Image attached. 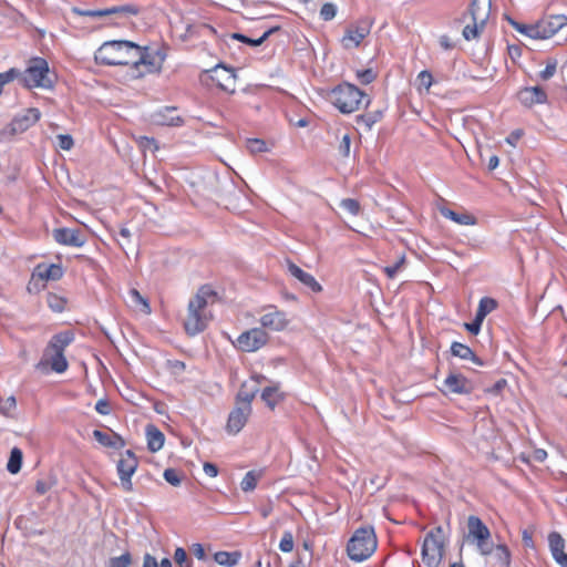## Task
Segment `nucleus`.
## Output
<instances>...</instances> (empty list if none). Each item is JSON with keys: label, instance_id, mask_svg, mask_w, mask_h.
I'll return each mask as SVG.
<instances>
[{"label": "nucleus", "instance_id": "1", "mask_svg": "<svg viewBox=\"0 0 567 567\" xmlns=\"http://www.w3.org/2000/svg\"><path fill=\"white\" fill-rule=\"evenodd\" d=\"M216 298L217 292L212 286L203 285L199 287L194 298L189 300L187 317L183 323L188 336H196L207 328L209 317H207L204 311L208 303H213Z\"/></svg>", "mask_w": 567, "mask_h": 567}, {"label": "nucleus", "instance_id": "2", "mask_svg": "<svg viewBox=\"0 0 567 567\" xmlns=\"http://www.w3.org/2000/svg\"><path fill=\"white\" fill-rule=\"evenodd\" d=\"M135 50H140V45L133 41L111 40L95 51L94 60L97 64L106 66L132 65Z\"/></svg>", "mask_w": 567, "mask_h": 567}, {"label": "nucleus", "instance_id": "3", "mask_svg": "<svg viewBox=\"0 0 567 567\" xmlns=\"http://www.w3.org/2000/svg\"><path fill=\"white\" fill-rule=\"evenodd\" d=\"M74 340V333L70 330L54 334L45 347L43 359L50 363L51 369L56 373H63L68 370L69 363L64 355L65 348Z\"/></svg>", "mask_w": 567, "mask_h": 567}, {"label": "nucleus", "instance_id": "4", "mask_svg": "<svg viewBox=\"0 0 567 567\" xmlns=\"http://www.w3.org/2000/svg\"><path fill=\"white\" fill-rule=\"evenodd\" d=\"M365 93L354 84L342 82L328 93V100L343 114L359 110Z\"/></svg>", "mask_w": 567, "mask_h": 567}, {"label": "nucleus", "instance_id": "5", "mask_svg": "<svg viewBox=\"0 0 567 567\" xmlns=\"http://www.w3.org/2000/svg\"><path fill=\"white\" fill-rule=\"evenodd\" d=\"M377 536L373 527H360L347 545V553L351 560L363 561L368 559L377 549Z\"/></svg>", "mask_w": 567, "mask_h": 567}, {"label": "nucleus", "instance_id": "6", "mask_svg": "<svg viewBox=\"0 0 567 567\" xmlns=\"http://www.w3.org/2000/svg\"><path fill=\"white\" fill-rule=\"evenodd\" d=\"M20 84L25 89H52L54 79L51 76L48 61L40 56L32 58L28 68L21 71Z\"/></svg>", "mask_w": 567, "mask_h": 567}, {"label": "nucleus", "instance_id": "7", "mask_svg": "<svg viewBox=\"0 0 567 567\" xmlns=\"http://www.w3.org/2000/svg\"><path fill=\"white\" fill-rule=\"evenodd\" d=\"M445 547V537L442 526L432 528L424 538L422 545V560L426 567H439L443 556Z\"/></svg>", "mask_w": 567, "mask_h": 567}, {"label": "nucleus", "instance_id": "8", "mask_svg": "<svg viewBox=\"0 0 567 567\" xmlns=\"http://www.w3.org/2000/svg\"><path fill=\"white\" fill-rule=\"evenodd\" d=\"M148 50V47L140 45V50L134 51L131 66L136 71V78L144 76L146 73L158 72L162 69L165 55L161 54V51H156L155 55H152Z\"/></svg>", "mask_w": 567, "mask_h": 567}, {"label": "nucleus", "instance_id": "9", "mask_svg": "<svg viewBox=\"0 0 567 567\" xmlns=\"http://www.w3.org/2000/svg\"><path fill=\"white\" fill-rule=\"evenodd\" d=\"M138 458L132 450H126L117 461L116 471L121 486L125 492L133 491L132 476L138 467Z\"/></svg>", "mask_w": 567, "mask_h": 567}, {"label": "nucleus", "instance_id": "10", "mask_svg": "<svg viewBox=\"0 0 567 567\" xmlns=\"http://www.w3.org/2000/svg\"><path fill=\"white\" fill-rule=\"evenodd\" d=\"M41 117V112L37 107H29L21 114H17L12 121L3 128L2 135L14 136L21 134L34 125Z\"/></svg>", "mask_w": 567, "mask_h": 567}, {"label": "nucleus", "instance_id": "11", "mask_svg": "<svg viewBox=\"0 0 567 567\" xmlns=\"http://www.w3.org/2000/svg\"><path fill=\"white\" fill-rule=\"evenodd\" d=\"M566 25L565 14H547L535 23V39H549Z\"/></svg>", "mask_w": 567, "mask_h": 567}, {"label": "nucleus", "instance_id": "12", "mask_svg": "<svg viewBox=\"0 0 567 567\" xmlns=\"http://www.w3.org/2000/svg\"><path fill=\"white\" fill-rule=\"evenodd\" d=\"M372 21L361 19L354 25H349L341 39V44L346 50L358 48L361 42L370 34Z\"/></svg>", "mask_w": 567, "mask_h": 567}, {"label": "nucleus", "instance_id": "13", "mask_svg": "<svg viewBox=\"0 0 567 567\" xmlns=\"http://www.w3.org/2000/svg\"><path fill=\"white\" fill-rule=\"evenodd\" d=\"M269 334L262 328H252L244 331L238 338L235 346L245 352H255L267 344Z\"/></svg>", "mask_w": 567, "mask_h": 567}, {"label": "nucleus", "instance_id": "14", "mask_svg": "<svg viewBox=\"0 0 567 567\" xmlns=\"http://www.w3.org/2000/svg\"><path fill=\"white\" fill-rule=\"evenodd\" d=\"M210 79L216 85L230 94L236 92V73L231 68H227L225 64L219 63L209 70Z\"/></svg>", "mask_w": 567, "mask_h": 567}, {"label": "nucleus", "instance_id": "15", "mask_svg": "<svg viewBox=\"0 0 567 567\" xmlns=\"http://www.w3.org/2000/svg\"><path fill=\"white\" fill-rule=\"evenodd\" d=\"M52 236L58 244L71 247H82L87 240L85 233L79 228H55Z\"/></svg>", "mask_w": 567, "mask_h": 567}, {"label": "nucleus", "instance_id": "16", "mask_svg": "<svg viewBox=\"0 0 567 567\" xmlns=\"http://www.w3.org/2000/svg\"><path fill=\"white\" fill-rule=\"evenodd\" d=\"M251 414V405H239L230 411L226 424V430L230 434H237L246 425L249 415Z\"/></svg>", "mask_w": 567, "mask_h": 567}, {"label": "nucleus", "instance_id": "17", "mask_svg": "<svg viewBox=\"0 0 567 567\" xmlns=\"http://www.w3.org/2000/svg\"><path fill=\"white\" fill-rule=\"evenodd\" d=\"M444 388L450 393L471 394L474 390L473 383L461 373L450 372L444 380Z\"/></svg>", "mask_w": 567, "mask_h": 567}, {"label": "nucleus", "instance_id": "18", "mask_svg": "<svg viewBox=\"0 0 567 567\" xmlns=\"http://www.w3.org/2000/svg\"><path fill=\"white\" fill-rule=\"evenodd\" d=\"M517 99L526 106L532 107L535 104H544L547 102V93L539 86H526L518 91Z\"/></svg>", "mask_w": 567, "mask_h": 567}, {"label": "nucleus", "instance_id": "19", "mask_svg": "<svg viewBox=\"0 0 567 567\" xmlns=\"http://www.w3.org/2000/svg\"><path fill=\"white\" fill-rule=\"evenodd\" d=\"M74 12L82 17L95 18V17H105V16L117 14V13L136 16V14H138L140 10L137 7H135L133 4H124V6H117V7H112V8H107V9H101V10H81V9L74 8Z\"/></svg>", "mask_w": 567, "mask_h": 567}, {"label": "nucleus", "instance_id": "20", "mask_svg": "<svg viewBox=\"0 0 567 567\" xmlns=\"http://www.w3.org/2000/svg\"><path fill=\"white\" fill-rule=\"evenodd\" d=\"M176 112L175 106H165L152 114V121L154 124L162 126H182L185 121Z\"/></svg>", "mask_w": 567, "mask_h": 567}, {"label": "nucleus", "instance_id": "21", "mask_svg": "<svg viewBox=\"0 0 567 567\" xmlns=\"http://www.w3.org/2000/svg\"><path fill=\"white\" fill-rule=\"evenodd\" d=\"M287 269L292 277L298 279L303 286L309 288L312 292H320L322 290V286L316 280V278L312 275L306 272L289 259L287 260Z\"/></svg>", "mask_w": 567, "mask_h": 567}, {"label": "nucleus", "instance_id": "22", "mask_svg": "<svg viewBox=\"0 0 567 567\" xmlns=\"http://www.w3.org/2000/svg\"><path fill=\"white\" fill-rule=\"evenodd\" d=\"M492 0H472L468 12L472 21H478L481 27H485L491 14Z\"/></svg>", "mask_w": 567, "mask_h": 567}, {"label": "nucleus", "instance_id": "23", "mask_svg": "<svg viewBox=\"0 0 567 567\" xmlns=\"http://www.w3.org/2000/svg\"><path fill=\"white\" fill-rule=\"evenodd\" d=\"M260 323L262 328L280 331L287 327L288 320L285 312L275 309L274 311L265 313L260 318Z\"/></svg>", "mask_w": 567, "mask_h": 567}, {"label": "nucleus", "instance_id": "24", "mask_svg": "<svg viewBox=\"0 0 567 567\" xmlns=\"http://www.w3.org/2000/svg\"><path fill=\"white\" fill-rule=\"evenodd\" d=\"M468 536L473 537L476 542L488 540L491 533L488 527L483 520L474 515H471L467 520Z\"/></svg>", "mask_w": 567, "mask_h": 567}, {"label": "nucleus", "instance_id": "25", "mask_svg": "<svg viewBox=\"0 0 567 567\" xmlns=\"http://www.w3.org/2000/svg\"><path fill=\"white\" fill-rule=\"evenodd\" d=\"M93 437L105 447L121 450L126 445L125 440L117 433L111 431V434L104 433L101 430L93 431Z\"/></svg>", "mask_w": 567, "mask_h": 567}, {"label": "nucleus", "instance_id": "26", "mask_svg": "<svg viewBox=\"0 0 567 567\" xmlns=\"http://www.w3.org/2000/svg\"><path fill=\"white\" fill-rule=\"evenodd\" d=\"M450 352L453 357L462 360H471L476 365L483 367L485 362L466 344L454 341L451 344Z\"/></svg>", "mask_w": 567, "mask_h": 567}, {"label": "nucleus", "instance_id": "27", "mask_svg": "<svg viewBox=\"0 0 567 567\" xmlns=\"http://www.w3.org/2000/svg\"><path fill=\"white\" fill-rule=\"evenodd\" d=\"M145 432L147 437V449L153 453L159 451L165 442V435L163 432L154 424H147Z\"/></svg>", "mask_w": 567, "mask_h": 567}, {"label": "nucleus", "instance_id": "28", "mask_svg": "<svg viewBox=\"0 0 567 567\" xmlns=\"http://www.w3.org/2000/svg\"><path fill=\"white\" fill-rule=\"evenodd\" d=\"M259 392V386L257 384H251L250 382H243L239 391L236 395V404L246 406L251 405L252 400L256 398Z\"/></svg>", "mask_w": 567, "mask_h": 567}, {"label": "nucleus", "instance_id": "29", "mask_svg": "<svg viewBox=\"0 0 567 567\" xmlns=\"http://www.w3.org/2000/svg\"><path fill=\"white\" fill-rule=\"evenodd\" d=\"M39 277L47 282L48 280H59L63 277L64 270L60 264H39L35 268Z\"/></svg>", "mask_w": 567, "mask_h": 567}, {"label": "nucleus", "instance_id": "30", "mask_svg": "<svg viewBox=\"0 0 567 567\" xmlns=\"http://www.w3.org/2000/svg\"><path fill=\"white\" fill-rule=\"evenodd\" d=\"M260 398L270 410H274L277 404L284 401L285 394L279 391L278 385H270L261 391Z\"/></svg>", "mask_w": 567, "mask_h": 567}, {"label": "nucleus", "instance_id": "31", "mask_svg": "<svg viewBox=\"0 0 567 567\" xmlns=\"http://www.w3.org/2000/svg\"><path fill=\"white\" fill-rule=\"evenodd\" d=\"M440 213L444 217H446L460 225H474L476 223V218L473 215L467 214V213H456L447 207H442L440 209Z\"/></svg>", "mask_w": 567, "mask_h": 567}, {"label": "nucleus", "instance_id": "32", "mask_svg": "<svg viewBox=\"0 0 567 567\" xmlns=\"http://www.w3.org/2000/svg\"><path fill=\"white\" fill-rule=\"evenodd\" d=\"M383 117L382 110L370 111L360 115H357L355 123L358 125H364L367 130H371V127L380 122Z\"/></svg>", "mask_w": 567, "mask_h": 567}, {"label": "nucleus", "instance_id": "33", "mask_svg": "<svg viewBox=\"0 0 567 567\" xmlns=\"http://www.w3.org/2000/svg\"><path fill=\"white\" fill-rule=\"evenodd\" d=\"M241 557L239 551H217L214 555L215 561L220 566L233 567L236 566Z\"/></svg>", "mask_w": 567, "mask_h": 567}, {"label": "nucleus", "instance_id": "34", "mask_svg": "<svg viewBox=\"0 0 567 567\" xmlns=\"http://www.w3.org/2000/svg\"><path fill=\"white\" fill-rule=\"evenodd\" d=\"M548 543L554 559L564 554L565 540L559 533L551 532L548 535Z\"/></svg>", "mask_w": 567, "mask_h": 567}, {"label": "nucleus", "instance_id": "35", "mask_svg": "<svg viewBox=\"0 0 567 567\" xmlns=\"http://www.w3.org/2000/svg\"><path fill=\"white\" fill-rule=\"evenodd\" d=\"M23 454L19 447H13L10 452V457L7 464V470L11 474L20 472L22 466Z\"/></svg>", "mask_w": 567, "mask_h": 567}, {"label": "nucleus", "instance_id": "36", "mask_svg": "<svg viewBox=\"0 0 567 567\" xmlns=\"http://www.w3.org/2000/svg\"><path fill=\"white\" fill-rule=\"evenodd\" d=\"M497 308V301L489 297H484L480 300L476 316L478 318H482L483 320L486 318L488 313H491L493 310Z\"/></svg>", "mask_w": 567, "mask_h": 567}, {"label": "nucleus", "instance_id": "37", "mask_svg": "<svg viewBox=\"0 0 567 567\" xmlns=\"http://www.w3.org/2000/svg\"><path fill=\"white\" fill-rule=\"evenodd\" d=\"M68 299L54 292L47 295L48 307L54 312H62L65 309Z\"/></svg>", "mask_w": 567, "mask_h": 567}, {"label": "nucleus", "instance_id": "38", "mask_svg": "<svg viewBox=\"0 0 567 567\" xmlns=\"http://www.w3.org/2000/svg\"><path fill=\"white\" fill-rule=\"evenodd\" d=\"M495 559L501 564V567H509L511 566V550L505 544H499L495 547L494 553Z\"/></svg>", "mask_w": 567, "mask_h": 567}, {"label": "nucleus", "instance_id": "39", "mask_svg": "<svg viewBox=\"0 0 567 567\" xmlns=\"http://www.w3.org/2000/svg\"><path fill=\"white\" fill-rule=\"evenodd\" d=\"M21 70L17 68H11L6 72L0 73V95L3 93V87L6 84L11 83L17 80L20 83Z\"/></svg>", "mask_w": 567, "mask_h": 567}, {"label": "nucleus", "instance_id": "40", "mask_svg": "<svg viewBox=\"0 0 567 567\" xmlns=\"http://www.w3.org/2000/svg\"><path fill=\"white\" fill-rule=\"evenodd\" d=\"M505 19L508 21V23L514 28L516 29L518 32L532 38V39H535V23L534 24H524V23H520V22H517L516 20H514L511 16H507L505 14Z\"/></svg>", "mask_w": 567, "mask_h": 567}, {"label": "nucleus", "instance_id": "41", "mask_svg": "<svg viewBox=\"0 0 567 567\" xmlns=\"http://www.w3.org/2000/svg\"><path fill=\"white\" fill-rule=\"evenodd\" d=\"M45 286L47 282L41 278V276L39 277L38 271L34 269L27 286L28 292L39 293L45 288Z\"/></svg>", "mask_w": 567, "mask_h": 567}, {"label": "nucleus", "instance_id": "42", "mask_svg": "<svg viewBox=\"0 0 567 567\" xmlns=\"http://www.w3.org/2000/svg\"><path fill=\"white\" fill-rule=\"evenodd\" d=\"M260 474L256 473L255 471H249L244 476L240 487L244 492H251L256 488L257 482Z\"/></svg>", "mask_w": 567, "mask_h": 567}, {"label": "nucleus", "instance_id": "43", "mask_svg": "<svg viewBox=\"0 0 567 567\" xmlns=\"http://www.w3.org/2000/svg\"><path fill=\"white\" fill-rule=\"evenodd\" d=\"M133 558L130 551H125L121 556L111 557L107 560V567H130L132 565Z\"/></svg>", "mask_w": 567, "mask_h": 567}, {"label": "nucleus", "instance_id": "44", "mask_svg": "<svg viewBox=\"0 0 567 567\" xmlns=\"http://www.w3.org/2000/svg\"><path fill=\"white\" fill-rule=\"evenodd\" d=\"M485 27H481L478 21H473L472 24H467L463 29V37L465 40L470 41L480 37Z\"/></svg>", "mask_w": 567, "mask_h": 567}, {"label": "nucleus", "instance_id": "45", "mask_svg": "<svg viewBox=\"0 0 567 567\" xmlns=\"http://www.w3.org/2000/svg\"><path fill=\"white\" fill-rule=\"evenodd\" d=\"M178 567H193V561L183 547H177L173 556Z\"/></svg>", "mask_w": 567, "mask_h": 567}, {"label": "nucleus", "instance_id": "46", "mask_svg": "<svg viewBox=\"0 0 567 567\" xmlns=\"http://www.w3.org/2000/svg\"><path fill=\"white\" fill-rule=\"evenodd\" d=\"M130 297H131V301L135 305V306H142L141 310L145 313H150L151 312V307H150V303L147 302V300L136 290V289H131L130 290Z\"/></svg>", "mask_w": 567, "mask_h": 567}, {"label": "nucleus", "instance_id": "47", "mask_svg": "<svg viewBox=\"0 0 567 567\" xmlns=\"http://www.w3.org/2000/svg\"><path fill=\"white\" fill-rule=\"evenodd\" d=\"M340 207L347 210L352 216L359 215L361 210L360 203L354 198H344L340 202Z\"/></svg>", "mask_w": 567, "mask_h": 567}, {"label": "nucleus", "instance_id": "48", "mask_svg": "<svg viewBox=\"0 0 567 567\" xmlns=\"http://www.w3.org/2000/svg\"><path fill=\"white\" fill-rule=\"evenodd\" d=\"M377 72H374L372 69L357 71V79L363 85L372 83L377 79Z\"/></svg>", "mask_w": 567, "mask_h": 567}, {"label": "nucleus", "instance_id": "49", "mask_svg": "<svg viewBox=\"0 0 567 567\" xmlns=\"http://www.w3.org/2000/svg\"><path fill=\"white\" fill-rule=\"evenodd\" d=\"M163 477L168 484L173 486H179L182 484V476L175 468H166L163 473Z\"/></svg>", "mask_w": 567, "mask_h": 567}, {"label": "nucleus", "instance_id": "50", "mask_svg": "<svg viewBox=\"0 0 567 567\" xmlns=\"http://www.w3.org/2000/svg\"><path fill=\"white\" fill-rule=\"evenodd\" d=\"M247 148L252 154L262 153L267 151V144L264 140L260 138H248Z\"/></svg>", "mask_w": 567, "mask_h": 567}, {"label": "nucleus", "instance_id": "51", "mask_svg": "<svg viewBox=\"0 0 567 567\" xmlns=\"http://www.w3.org/2000/svg\"><path fill=\"white\" fill-rule=\"evenodd\" d=\"M279 549L284 553H290L293 549V535L290 530H286L279 543Z\"/></svg>", "mask_w": 567, "mask_h": 567}, {"label": "nucleus", "instance_id": "52", "mask_svg": "<svg viewBox=\"0 0 567 567\" xmlns=\"http://www.w3.org/2000/svg\"><path fill=\"white\" fill-rule=\"evenodd\" d=\"M231 39L234 40H237L241 43H245L247 45H250V47H259L261 44H264V41H261V37H259L258 39H251L243 33H239V32H235L231 34Z\"/></svg>", "mask_w": 567, "mask_h": 567}, {"label": "nucleus", "instance_id": "53", "mask_svg": "<svg viewBox=\"0 0 567 567\" xmlns=\"http://www.w3.org/2000/svg\"><path fill=\"white\" fill-rule=\"evenodd\" d=\"M337 14V7L331 2L324 3L320 9V17L323 21L332 20Z\"/></svg>", "mask_w": 567, "mask_h": 567}, {"label": "nucleus", "instance_id": "54", "mask_svg": "<svg viewBox=\"0 0 567 567\" xmlns=\"http://www.w3.org/2000/svg\"><path fill=\"white\" fill-rule=\"evenodd\" d=\"M56 140L58 146L63 151H70L74 146V140L70 134H59Z\"/></svg>", "mask_w": 567, "mask_h": 567}, {"label": "nucleus", "instance_id": "55", "mask_svg": "<svg viewBox=\"0 0 567 567\" xmlns=\"http://www.w3.org/2000/svg\"><path fill=\"white\" fill-rule=\"evenodd\" d=\"M17 406V400L13 395L9 396L3 403L0 402V414L10 416V412Z\"/></svg>", "mask_w": 567, "mask_h": 567}, {"label": "nucleus", "instance_id": "56", "mask_svg": "<svg viewBox=\"0 0 567 567\" xmlns=\"http://www.w3.org/2000/svg\"><path fill=\"white\" fill-rule=\"evenodd\" d=\"M405 264V256L402 255L392 266H386L384 272L389 278H394L400 268Z\"/></svg>", "mask_w": 567, "mask_h": 567}, {"label": "nucleus", "instance_id": "57", "mask_svg": "<svg viewBox=\"0 0 567 567\" xmlns=\"http://www.w3.org/2000/svg\"><path fill=\"white\" fill-rule=\"evenodd\" d=\"M557 68V62L555 60H549L546 64V68L539 73V78L543 81H547L554 76Z\"/></svg>", "mask_w": 567, "mask_h": 567}, {"label": "nucleus", "instance_id": "58", "mask_svg": "<svg viewBox=\"0 0 567 567\" xmlns=\"http://www.w3.org/2000/svg\"><path fill=\"white\" fill-rule=\"evenodd\" d=\"M483 319L482 318H478L476 315H475V318L473 319V321L471 322H465L464 323V328L471 333V334H478V332L481 331V327H482V323H483Z\"/></svg>", "mask_w": 567, "mask_h": 567}, {"label": "nucleus", "instance_id": "59", "mask_svg": "<svg viewBox=\"0 0 567 567\" xmlns=\"http://www.w3.org/2000/svg\"><path fill=\"white\" fill-rule=\"evenodd\" d=\"M350 145H351L350 136L348 134L343 135V137L339 144V147H338L339 154L342 157H348L350 155Z\"/></svg>", "mask_w": 567, "mask_h": 567}, {"label": "nucleus", "instance_id": "60", "mask_svg": "<svg viewBox=\"0 0 567 567\" xmlns=\"http://www.w3.org/2000/svg\"><path fill=\"white\" fill-rule=\"evenodd\" d=\"M417 80L421 86H424L426 90H429L433 83V75L430 71L424 70L420 72Z\"/></svg>", "mask_w": 567, "mask_h": 567}, {"label": "nucleus", "instance_id": "61", "mask_svg": "<svg viewBox=\"0 0 567 567\" xmlns=\"http://www.w3.org/2000/svg\"><path fill=\"white\" fill-rule=\"evenodd\" d=\"M200 29L208 30V31H210L213 33L216 32L214 27H212L209 24H206V23H203V24H199V25L188 23L186 25V33L189 34V35H193L195 33H198Z\"/></svg>", "mask_w": 567, "mask_h": 567}, {"label": "nucleus", "instance_id": "62", "mask_svg": "<svg viewBox=\"0 0 567 567\" xmlns=\"http://www.w3.org/2000/svg\"><path fill=\"white\" fill-rule=\"evenodd\" d=\"M118 235L123 238V241L118 240V244L122 247V249L125 251V254H127V251L125 250V246H128V244L131 243L132 234L128 228L122 226L118 230Z\"/></svg>", "mask_w": 567, "mask_h": 567}, {"label": "nucleus", "instance_id": "63", "mask_svg": "<svg viewBox=\"0 0 567 567\" xmlns=\"http://www.w3.org/2000/svg\"><path fill=\"white\" fill-rule=\"evenodd\" d=\"M52 486H53V482L39 480L35 483V492L39 495H44L47 492H49L51 489Z\"/></svg>", "mask_w": 567, "mask_h": 567}, {"label": "nucleus", "instance_id": "64", "mask_svg": "<svg viewBox=\"0 0 567 567\" xmlns=\"http://www.w3.org/2000/svg\"><path fill=\"white\" fill-rule=\"evenodd\" d=\"M507 385V381L505 379L497 380L493 386L486 390L487 393H492L494 395L501 394L504 388Z\"/></svg>", "mask_w": 567, "mask_h": 567}]
</instances>
